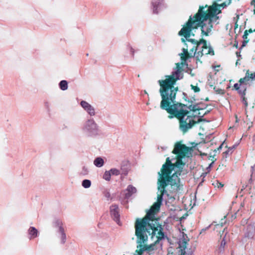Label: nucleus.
<instances>
[{
  "label": "nucleus",
  "instance_id": "obj_1",
  "mask_svg": "<svg viewBox=\"0 0 255 255\" xmlns=\"http://www.w3.org/2000/svg\"><path fill=\"white\" fill-rule=\"evenodd\" d=\"M182 65V63H176L171 75H165V79L159 80L158 83L160 87L159 93L162 99L160 105L161 109L170 114L168 116L169 119L176 117L179 120V128L185 133L200 121H195L193 117L188 115L189 112L184 109L187 106L175 101L178 88L174 85L177 80L183 78V76L181 72Z\"/></svg>",
  "mask_w": 255,
  "mask_h": 255
},
{
  "label": "nucleus",
  "instance_id": "obj_2",
  "mask_svg": "<svg viewBox=\"0 0 255 255\" xmlns=\"http://www.w3.org/2000/svg\"><path fill=\"white\" fill-rule=\"evenodd\" d=\"M176 154L175 158L171 160L167 157L166 162L162 165L160 172H158V190L160 194L157 196V200L150 209L158 211L162 204L163 196L168 194L165 187L168 185H177L179 182L178 175H180L185 165L183 159L189 157L191 155V149L184 144L177 143L175 144L172 151Z\"/></svg>",
  "mask_w": 255,
  "mask_h": 255
},
{
  "label": "nucleus",
  "instance_id": "obj_3",
  "mask_svg": "<svg viewBox=\"0 0 255 255\" xmlns=\"http://www.w3.org/2000/svg\"><path fill=\"white\" fill-rule=\"evenodd\" d=\"M232 0H228L221 4L214 2L211 6L206 5L205 6H200L197 13L193 16L196 18V22L202 24V34L205 36L212 34V30L215 25L219 23V16L218 15L221 12V8H224L229 5Z\"/></svg>",
  "mask_w": 255,
  "mask_h": 255
},
{
  "label": "nucleus",
  "instance_id": "obj_4",
  "mask_svg": "<svg viewBox=\"0 0 255 255\" xmlns=\"http://www.w3.org/2000/svg\"><path fill=\"white\" fill-rule=\"evenodd\" d=\"M153 209H150L145 216L142 219L137 218L135 223V234L137 238V243H144L148 240V234L152 237L156 236L155 243H159L161 240L167 238L166 234L163 232L161 225L155 227L153 224H150L154 218Z\"/></svg>",
  "mask_w": 255,
  "mask_h": 255
},
{
  "label": "nucleus",
  "instance_id": "obj_5",
  "mask_svg": "<svg viewBox=\"0 0 255 255\" xmlns=\"http://www.w3.org/2000/svg\"><path fill=\"white\" fill-rule=\"evenodd\" d=\"M197 22H196V18H194L192 15H190L187 22L179 31L178 35L180 36L184 37L188 42L191 43L193 46L190 50L191 57L195 58L197 63L198 61L201 63L200 58L202 56H197V53L201 51L202 49H203L204 45L203 44L205 43V40L201 39L199 41H198L194 39L190 38L191 36H194V31H195L198 27H200L201 30L202 31L201 23H198ZM201 34L202 36H204L202 34V33Z\"/></svg>",
  "mask_w": 255,
  "mask_h": 255
},
{
  "label": "nucleus",
  "instance_id": "obj_6",
  "mask_svg": "<svg viewBox=\"0 0 255 255\" xmlns=\"http://www.w3.org/2000/svg\"><path fill=\"white\" fill-rule=\"evenodd\" d=\"M82 132L83 136L86 137L95 138L102 134L99 126L93 118H88L84 122Z\"/></svg>",
  "mask_w": 255,
  "mask_h": 255
},
{
  "label": "nucleus",
  "instance_id": "obj_7",
  "mask_svg": "<svg viewBox=\"0 0 255 255\" xmlns=\"http://www.w3.org/2000/svg\"><path fill=\"white\" fill-rule=\"evenodd\" d=\"M186 235L183 234V237L179 241V248L181 252L180 255H192V251L187 249L188 240Z\"/></svg>",
  "mask_w": 255,
  "mask_h": 255
},
{
  "label": "nucleus",
  "instance_id": "obj_8",
  "mask_svg": "<svg viewBox=\"0 0 255 255\" xmlns=\"http://www.w3.org/2000/svg\"><path fill=\"white\" fill-rule=\"evenodd\" d=\"M244 232L245 238L253 239L255 236V221H248L244 229Z\"/></svg>",
  "mask_w": 255,
  "mask_h": 255
},
{
  "label": "nucleus",
  "instance_id": "obj_9",
  "mask_svg": "<svg viewBox=\"0 0 255 255\" xmlns=\"http://www.w3.org/2000/svg\"><path fill=\"white\" fill-rule=\"evenodd\" d=\"M81 107L84 111L90 117L93 118L96 115L95 107L86 101H81Z\"/></svg>",
  "mask_w": 255,
  "mask_h": 255
},
{
  "label": "nucleus",
  "instance_id": "obj_10",
  "mask_svg": "<svg viewBox=\"0 0 255 255\" xmlns=\"http://www.w3.org/2000/svg\"><path fill=\"white\" fill-rule=\"evenodd\" d=\"M110 212L112 218L119 225H121L120 222V209L116 204L112 205L110 207Z\"/></svg>",
  "mask_w": 255,
  "mask_h": 255
},
{
  "label": "nucleus",
  "instance_id": "obj_11",
  "mask_svg": "<svg viewBox=\"0 0 255 255\" xmlns=\"http://www.w3.org/2000/svg\"><path fill=\"white\" fill-rule=\"evenodd\" d=\"M54 227L58 228V232L61 234V243L64 244L66 241V235L62 227V222L59 219H55L53 222Z\"/></svg>",
  "mask_w": 255,
  "mask_h": 255
},
{
  "label": "nucleus",
  "instance_id": "obj_12",
  "mask_svg": "<svg viewBox=\"0 0 255 255\" xmlns=\"http://www.w3.org/2000/svg\"><path fill=\"white\" fill-rule=\"evenodd\" d=\"M151 5L152 12L154 14H158L160 10L166 7L163 0H152Z\"/></svg>",
  "mask_w": 255,
  "mask_h": 255
},
{
  "label": "nucleus",
  "instance_id": "obj_13",
  "mask_svg": "<svg viewBox=\"0 0 255 255\" xmlns=\"http://www.w3.org/2000/svg\"><path fill=\"white\" fill-rule=\"evenodd\" d=\"M250 79H255V72L254 73L250 74L249 71H248L246 74V76L244 78H241L239 82L240 85H239L238 83H236L234 85V87L236 90H238L240 87V86L246 82L250 81Z\"/></svg>",
  "mask_w": 255,
  "mask_h": 255
},
{
  "label": "nucleus",
  "instance_id": "obj_14",
  "mask_svg": "<svg viewBox=\"0 0 255 255\" xmlns=\"http://www.w3.org/2000/svg\"><path fill=\"white\" fill-rule=\"evenodd\" d=\"M203 45H204V48L201 51L198 52V53H197L198 55L197 56H203L204 55L208 54H210L211 55H214V51L213 48L210 44L207 45L206 40L205 43Z\"/></svg>",
  "mask_w": 255,
  "mask_h": 255
},
{
  "label": "nucleus",
  "instance_id": "obj_15",
  "mask_svg": "<svg viewBox=\"0 0 255 255\" xmlns=\"http://www.w3.org/2000/svg\"><path fill=\"white\" fill-rule=\"evenodd\" d=\"M136 189L131 185H129L125 190V198L127 199H129L131 195L136 193Z\"/></svg>",
  "mask_w": 255,
  "mask_h": 255
},
{
  "label": "nucleus",
  "instance_id": "obj_16",
  "mask_svg": "<svg viewBox=\"0 0 255 255\" xmlns=\"http://www.w3.org/2000/svg\"><path fill=\"white\" fill-rule=\"evenodd\" d=\"M162 241L163 240H161L159 243H156L155 242L153 244H151L149 245H147V246L144 245V247H145L144 250H145V252L148 255H151L153 253L154 250H155L154 246L155 245L159 244L161 247L162 246Z\"/></svg>",
  "mask_w": 255,
  "mask_h": 255
},
{
  "label": "nucleus",
  "instance_id": "obj_17",
  "mask_svg": "<svg viewBox=\"0 0 255 255\" xmlns=\"http://www.w3.org/2000/svg\"><path fill=\"white\" fill-rule=\"evenodd\" d=\"M28 233L30 236V239L36 238L39 234L38 230L35 227L32 226L30 227L28 230Z\"/></svg>",
  "mask_w": 255,
  "mask_h": 255
},
{
  "label": "nucleus",
  "instance_id": "obj_18",
  "mask_svg": "<svg viewBox=\"0 0 255 255\" xmlns=\"http://www.w3.org/2000/svg\"><path fill=\"white\" fill-rule=\"evenodd\" d=\"M147 242V241L144 243H136L138 244L137 246V249L135 250L134 253V255H142L143 253L145 252L144 250L145 247L144 245L142 244H144Z\"/></svg>",
  "mask_w": 255,
  "mask_h": 255
},
{
  "label": "nucleus",
  "instance_id": "obj_19",
  "mask_svg": "<svg viewBox=\"0 0 255 255\" xmlns=\"http://www.w3.org/2000/svg\"><path fill=\"white\" fill-rule=\"evenodd\" d=\"M59 88L62 91H65L68 89V82L65 80H61L58 84Z\"/></svg>",
  "mask_w": 255,
  "mask_h": 255
},
{
  "label": "nucleus",
  "instance_id": "obj_20",
  "mask_svg": "<svg viewBox=\"0 0 255 255\" xmlns=\"http://www.w3.org/2000/svg\"><path fill=\"white\" fill-rule=\"evenodd\" d=\"M104 163V159L101 157L96 158L94 161V164L97 167H101L103 166Z\"/></svg>",
  "mask_w": 255,
  "mask_h": 255
},
{
  "label": "nucleus",
  "instance_id": "obj_21",
  "mask_svg": "<svg viewBox=\"0 0 255 255\" xmlns=\"http://www.w3.org/2000/svg\"><path fill=\"white\" fill-rule=\"evenodd\" d=\"M187 108L190 110L191 111L196 112L197 111L202 110L203 108H200L199 104H196L195 105H190Z\"/></svg>",
  "mask_w": 255,
  "mask_h": 255
},
{
  "label": "nucleus",
  "instance_id": "obj_22",
  "mask_svg": "<svg viewBox=\"0 0 255 255\" xmlns=\"http://www.w3.org/2000/svg\"><path fill=\"white\" fill-rule=\"evenodd\" d=\"M82 185L85 188H88L91 185V182L89 179H84L82 182Z\"/></svg>",
  "mask_w": 255,
  "mask_h": 255
},
{
  "label": "nucleus",
  "instance_id": "obj_23",
  "mask_svg": "<svg viewBox=\"0 0 255 255\" xmlns=\"http://www.w3.org/2000/svg\"><path fill=\"white\" fill-rule=\"evenodd\" d=\"M248 31L246 30L243 36V38L244 39V41L243 42V46H245L246 44L249 41V39H248Z\"/></svg>",
  "mask_w": 255,
  "mask_h": 255
},
{
  "label": "nucleus",
  "instance_id": "obj_24",
  "mask_svg": "<svg viewBox=\"0 0 255 255\" xmlns=\"http://www.w3.org/2000/svg\"><path fill=\"white\" fill-rule=\"evenodd\" d=\"M228 232L227 231H226V233H225V235L221 242V245H220V247H219V250L220 252H222L224 251V247L226 245V241H225V238H226V235L227 234Z\"/></svg>",
  "mask_w": 255,
  "mask_h": 255
},
{
  "label": "nucleus",
  "instance_id": "obj_25",
  "mask_svg": "<svg viewBox=\"0 0 255 255\" xmlns=\"http://www.w3.org/2000/svg\"><path fill=\"white\" fill-rule=\"evenodd\" d=\"M111 174L110 171H106L103 175V179L106 181H110L111 179Z\"/></svg>",
  "mask_w": 255,
  "mask_h": 255
},
{
  "label": "nucleus",
  "instance_id": "obj_26",
  "mask_svg": "<svg viewBox=\"0 0 255 255\" xmlns=\"http://www.w3.org/2000/svg\"><path fill=\"white\" fill-rule=\"evenodd\" d=\"M109 171L111 174V175H113L118 176L121 173L120 170L116 168H112Z\"/></svg>",
  "mask_w": 255,
  "mask_h": 255
},
{
  "label": "nucleus",
  "instance_id": "obj_27",
  "mask_svg": "<svg viewBox=\"0 0 255 255\" xmlns=\"http://www.w3.org/2000/svg\"><path fill=\"white\" fill-rule=\"evenodd\" d=\"M183 53L180 54L181 58H182L184 56H188V57H191V55L189 56L190 53H189L188 52L187 49L183 48L182 49Z\"/></svg>",
  "mask_w": 255,
  "mask_h": 255
},
{
  "label": "nucleus",
  "instance_id": "obj_28",
  "mask_svg": "<svg viewBox=\"0 0 255 255\" xmlns=\"http://www.w3.org/2000/svg\"><path fill=\"white\" fill-rule=\"evenodd\" d=\"M238 93L242 97L245 96L246 89L245 88H240L238 90Z\"/></svg>",
  "mask_w": 255,
  "mask_h": 255
},
{
  "label": "nucleus",
  "instance_id": "obj_29",
  "mask_svg": "<svg viewBox=\"0 0 255 255\" xmlns=\"http://www.w3.org/2000/svg\"><path fill=\"white\" fill-rule=\"evenodd\" d=\"M213 185H214L215 187L221 188L223 186V184L221 182H219L218 181H216L214 183H213Z\"/></svg>",
  "mask_w": 255,
  "mask_h": 255
},
{
  "label": "nucleus",
  "instance_id": "obj_30",
  "mask_svg": "<svg viewBox=\"0 0 255 255\" xmlns=\"http://www.w3.org/2000/svg\"><path fill=\"white\" fill-rule=\"evenodd\" d=\"M191 88L195 92H198L200 91V88L197 86H195L192 85H191Z\"/></svg>",
  "mask_w": 255,
  "mask_h": 255
},
{
  "label": "nucleus",
  "instance_id": "obj_31",
  "mask_svg": "<svg viewBox=\"0 0 255 255\" xmlns=\"http://www.w3.org/2000/svg\"><path fill=\"white\" fill-rule=\"evenodd\" d=\"M241 98L242 102L245 105V107H247L248 106V102L245 96L242 97Z\"/></svg>",
  "mask_w": 255,
  "mask_h": 255
},
{
  "label": "nucleus",
  "instance_id": "obj_32",
  "mask_svg": "<svg viewBox=\"0 0 255 255\" xmlns=\"http://www.w3.org/2000/svg\"><path fill=\"white\" fill-rule=\"evenodd\" d=\"M44 104H45V106L47 111L48 112H50V108H49V103L48 102H45Z\"/></svg>",
  "mask_w": 255,
  "mask_h": 255
},
{
  "label": "nucleus",
  "instance_id": "obj_33",
  "mask_svg": "<svg viewBox=\"0 0 255 255\" xmlns=\"http://www.w3.org/2000/svg\"><path fill=\"white\" fill-rule=\"evenodd\" d=\"M200 108H203V110H204L206 109L207 105L203 103H198Z\"/></svg>",
  "mask_w": 255,
  "mask_h": 255
},
{
  "label": "nucleus",
  "instance_id": "obj_34",
  "mask_svg": "<svg viewBox=\"0 0 255 255\" xmlns=\"http://www.w3.org/2000/svg\"><path fill=\"white\" fill-rule=\"evenodd\" d=\"M223 153L225 155V156H227L231 154V152H230V149H228L226 151L224 152Z\"/></svg>",
  "mask_w": 255,
  "mask_h": 255
},
{
  "label": "nucleus",
  "instance_id": "obj_35",
  "mask_svg": "<svg viewBox=\"0 0 255 255\" xmlns=\"http://www.w3.org/2000/svg\"><path fill=\"white\" fill-rule=\"evenodd\" d=\"M252 176H255V164L253 166H252Z\"/></svg>",
  "mask_w": 255,
  "mask_h": 255
},
{
  "label": "nucleus",
  "instance_id": "obj_36",
  "mask_svg": "<svg viewBox=\"0 0 255 255\" xmlns=\"http://www.w3.org/2000/svg\"><path fill=\"white\" fill-rule=\"evenodd\" d=\"M223 144V143H222L216 149H215L214 151L216 152L218 151H220V150H221L222 148Z\"/></svg>",
  "mask_w": 255,
  "mask_h": 255
},
{
  "label": "nucleus",
  "instance_id": "obj_37",
  "mask_svg": "<svg viewBox=\"0 0 255 255\" xmlns=\"http://www.w3.org/2000/svg\"><path fill=\"white\" fill-rule=\"evenodd\" d=\"M214 163V161H212L209 165V166L207 167V170H208V171H209L210 170V168L211 167H212V166L213 165V164Z\"/></svg>",
  "mask_w": 255,
  "mask_h": 255
},
{
  "label": "nucleus",
  "instance_id": "obj_38",
  "mask_svg": "<svg viewBox=\"0 0 255 255\" xmlns=\"http://www.w3.org/2000/svg\"><path fill=\"white\" fill-rule=\"evenodd\" d=\"M129 49H130L131 55L133 56L134 52L133 49L130 46L129 47Z\"/></svg>",
  "mask_w": 255,
  "mask_h": 255
},
{
  "label": "nucleus",
  "instance_id": "obj_39",
  "mask_svg": "<svg viewBox=\"0 0 255 255\" xmlns=\"http://www.w3.org/2000/svg\"><path fill=\"white\" fill-rule=\"evenodd\" d=\"M105 196L107 198L109 199L111 197V195L109 192H106L105 194Z\"/></svg>",
  "mask_w": 255,
  "mask_h": 255
},
{
  "label": "nucleus",
  "instance_id": "obj_40",
  "mask_svg": "<svg viewBox=\"0 0 255 255\" xmlns=\"http://www.w3.org/2000/svg\"><path fill=\"white\" fill-rule=\"evenodd\" d=\"M209 112V111H206L204 114H203V115H201L200 113H199L198 114V116L200 117H203L204 115L207 114Z\"/></svg>",
  "mask_w": 255,
  "mask_h": 255
},
{
  "label": "nucleus",
  "instance_id": "obj_41",
  "mask_svg": "<svg viewBox=\"0 0 255 255\" xmlns=\"http://www.w3.org/2000/svg\"><path fill=\"white\" fill-rule=\"evenodd\" d=\"M253 144L255 146V133L254 134L253 136V140H252Z\"/></svg>",
  "mask_w": 255,
  "mask_h": 255
},
{
  "label": "nucleus",
  "instance_id": "obj_42",
  "mask_svg": "<svg viewBox=\"0 0 255 255\" xmlns=\"http://www.w3.org/2000/svg\"><path fill=\"white\" fill-rule=\"evenodd\" d=\"M251 4L254 5L255 9L254 10V13H255V0H253L251 1Z\"/></svg>",
  "mask_w": 255,
  "mask_h": 255
},
{
  "label": "nucleus",
  "instance_id": "obj_43",
  "mask_svg": "<svg viewBox=\"0 0 255 255\" xmlns=\"http://www.w3.org/2000/svg\"><path fill=\"white\" fill-rule=\"evenodd\" d=\"M238 144H239V143H236V144H235L234 145H233L232 146H231L232 149H235L237 147Z\"/></svg>",
  "mask_w": 255,
  "mask_h": 255
},
{
  "label": "nucleus",
  "instance_id": "obj_44",
  "mask_svg": "<svg viewBox=\"0 0 255 255\" xmlns=\"http://www.w3.org/2000/svg\"><path fill=\"white\" fill-rule=\"evenodd\" d=\"M181 40L182 42L185 43V44H186V41H188L184 37V38H181Z\"/></svg>",
  "mask_w": 255,
  "mask_h": 255
},
{
  "label": "nucleus",
  "instance_id": "obj_45",
  "mask_svg": "<svg viewBox=\"0 0 255 255\" xmlns=\"http://www.w3.org/2000/svg\"><path fill=\"white\" fill-rule=\"evenodd\" d=\"M207 175V172H203L201 175V177H203V178H205Z\"/></svg>",
  "mask_w": 255,
  "mask_h": 255
},
{
  "label": "nucleus",
  "instance_id": "obj_46",
  "mask_svg": "<svg viewBox=\"0 0 255 255\" xmlns=\"http://www.w3.org/2000/svg\"><path fill=\"white\" fill-rule=\"evenodd\" d=\"M220 67V65L216 66H215V67H214V69H215L216 70H217V71H219V70H218V69H216V68H219Z\"/></svg>",
  "mask_w": 255,
  "mask_h": 255
},
{
  "label": "nucleus",
  "instance_id": "obj_47",
  "mask_svg": "<svg viewBox=\"0 0 255 255\" xmlns=\"http://www.w3.org/2000/svg\"><path fill=\"white\" fill-rule=\"evenodd\" d=\"M211 227V225H209L208 227H206L205 229H203V231H206V230L208 229Z\"/></svg>",
  "mask_w": 255,
  "mask_h": 255
},
{
  "label": "nucleus",
  "instance_id": "obj_48",
  "mask_svg": "<svg viewBox=\"0 0 255 255\" xmlns=\"http://www.w3.org/2000/svg\"><path fill=\"white\" fill-rule=\"evenodd\" d=\"M248 31V33H252L253 32V30L251 29H249Z\"/></svg>",
  "mask_w": 255,
  "mask_h": 255
},
{
  "label": "nucleus",
  "instance_id": "obj_49",
  "mask_svg": "<svg viewBox=\"0 0 255 255\" xmlns=\"http://www.w3.org/2000/svg\"><path fill=\"white\" fill-rule=\"evenodd\" d=\"M194 101H195V98H192V100H191V102L192 103H193Z\"/></svg>",
  "mask_w": 255,
  "mask_h": 255
},
{
  "label": "nucleus",
  "instance_id": "obj_50",
  "mask_svg": "<svg viewBox=\"0 0 255 255\" xmlns=\"http://www.w3.org/2000/svg\"><path fill=\"white\" fill-rule=\"evenodd\" d=\"M228 149H230V152H232V151L233 150V149H232L231 148V147H229Z\"/></svg>",
  "mask_w": 255,
  "mask_h": 255
},
{
  "label": "nucleus",
  "instance_id": "obj_51",
  "mask_svg": "<svg viewBox=\"0 0 255 255\" xmlns=\"http://www.w3.org/2000/svg\"><path fill=\"white\" fill-rule=\"evenodd\" d=\"M226 229V228H225V229H224V231H223V234L225 232Z\"/></svg>",
  "mask_w": 255,
  "mask_h": 255
},
{
  "label": "nucleus",
  "instance_id": "obj_52",
  "mask_svg": "<svg viewBox=\"0 0 255 255\" xmlns=\"http://www.w3.org/2000/svg\"><path fill=\"white\" fill-rule=\"evenodd\" d=\"M162 148L163 149H164H164H165L166 148V147H162Z\"/></svg>",
  "mask_w": 255,
  "mask_h": 255
},
{
  "label": "nucleus",
  "instance_id": "obj_53",
  "mask_svg": "<svg viewBox=\"0 0 255 255\" xmlns=\"http://www.w3.org/2000/svg\"><path fill=\"white\" fill-rule=\"evenodd\" d=\"M237 56H241V55L238 54V52L237 53Z\"/></svg>",
  "mask_w": 255,
  "mask_h": 255
},
{
  "label": "nucleus",
  "instance_id": "obj_54",
  "mask_svg": "<svg viewBox=\"0 0 255 255\" xmlns=\"http://www.w3.org/2000/svg\"><path fill=\"white\" fill-rule=\"evenodd\" d=\"M237 56H241V55L238 54V52L237 53Z\"/></svg>",
  "mask_w": 255,
  "mask_h": 255
},
{
  "label": "nucleus",
  "instance_id": "obj_55",
  "mask_svg": "<svg viewBox=\"0 0 255 255\" xmlns=\"http://www.w3.org/2000/svg\"><path fill=\"white\" fill-rule=\"evenodd\" d=\"M221 226H223V223H221Z\"/></svg>",
  "mask_w": 255,
  "mask_h": 255
},
{
  "label": "nucleus",
  "instance_id": "obj_56",
  "mask_svg": "<svg viewBox=\"0 0 255 255\" xmlns=\"http://www.w3.org/2000/svg\"><path fill=\"white\" fill-rule=\"evenodd\" d=\"M238 214V212L235 213V215Z\"/></svg>",
  "mask_w": 255,
  "mask_h": 255
},
{
  "label": "nucleus",
  "instance_id": "obj_57",
  "mask_svg": "<svg viewBox=\"0 0 255 255\" xmlns=\"http://www.w3.org/2000/svg\"><path fill=\"white\" fill-rule=\"evenodd\" d=\"M76 99H77V101L78 102V98H77Z\"/></svg>",
  "mask_w": 255,
  "mask_h": 255
},
{
  "label": "nucleus",
  "instance_id": "obj_58",
  "mask_svg": "<svg viewBox=\"0 0 255 255\" xmlns=\"http://www.w3.org/2000/svg\"><path fill=\"white\" fill-rule=\"evenodd\" d=\"M254 31H255V29L254 30Z\"/></svg>",
  "mask_w": 255,
  "mask_h": 255
}]
</instances>
